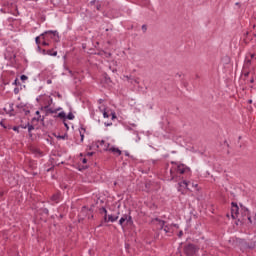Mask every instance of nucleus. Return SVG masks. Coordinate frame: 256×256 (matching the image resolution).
<instances>
[{
  "label": "nucleus",
  "instance_id": "1a4fd4ad",
  "mask_svg": "<svg viewBox=\"0 0 256 256\" xmlns=\"http://www.w3.org/2000/svg\"><path fill=\"white\" fill-rule=\"evenodd\" d=\"M154 223H156V225H158L159 229H163V227H164L165 233H169V226H165V221L159 220L158 218H156L154 220Z\"/></svg>",
  "mask_w": 256,
  "mask_h": 256
},
{
  "label": "nucleus",
  "instance_id": "20e7f679",
  "mask_svg": "<svg viewBox=\"0 0 256 256\" xmlns=\"http://www.w3.org/2000/svg\"><path fill=\"white\" fill-rule=\"evenodd\" d=\"M189 185H191V187L193 189H197V187H198V184L195 183V181L191 182V181L184 180V181L179 183L178 191H181L182 193H184L183 189H188L189 190Z\"/></svg>",
  "mask_w": 256,
  "mask_h": 256
},
{
  "label": "nucleus",
  "instance_id": "473e14b6",
  "mask_svg": "<svg viewBox=\"0 0 256 256\" xmlns=\"http://www.w3.org/2000/svg\"><path fill=\"white\" fill-rule=\"evenodd\" d=\"M249 103H253V101H252V100H249Z\"/></svg>",
  "mask_w": 256,
  "mask_h": 256
},
{
  "label": "nucleus",
  "instance_id": "2f4dec72",
  "mask_svg": "<svg viewBox=\"0 0 256 256\" xmlns=\"http://www.w3.org/2000/svg\"><path fill=\"white\" fill-rule=\"evenodd\" d=\"M135 81V83H139V81H137V80H134Z\"/></svg>",
  "mask_w": 256,
  "mask_h": 256
},
{
  "label": "nucleus",
  "instance_id": "7ed1b4c3",
  "mask_svg": "<svg viewBox=\"0 0 256 256\" xmlns=\"http://www.w3.org/2000/svg\"><path fill=\"white\" fill-rule=\"evenodd\" d=\"M100 215H103L102 223H115L119 219L117 215L107 214V209L103 207L100 209Z\"/></svg>",
  "mask_w": 256,
  "mask_h": 256
},
{
  "label": "nucleus",
  "instance_id": "6e6552de",
  "mask_svg": "<svg viewBox=\"0 0 256 256\" xmlns=\"http://www.w3.org/2000/svg\"><path fill=\"white\" fill-rule=\"evenodd\" d=\"M96 145L101 151H109L111 149V145L109 143H106L104 140L98 141Z\"/></svg>",
  "mask_w": 256,
  "mask_h": 256
},
{
  "label": "nucleus",
  "instance_id": "4be33fe9",
  "mask_svg": "<svg viewBox=\"0 0 256 256\" xmlns=\"http://www.w3.org/2000/svg\"><path fill=\"white\" fill-rule=\"evenodd\" d=\"M20 79H21V81H27L28 77L25 76V75H22V76L20 77Z\"/></svg>",
  "mask_w": 256,
  "mask_h": 256
},
{
  "label": "nucleus",
  "instance_id": "f8f14e48",
  "mask_svg": "<svg viewBox=\"0 0 256 256\" xmlns=\"http://www.w3.org/2000/svg\"><path fill=\"white\" fill-rule=\"evenodd\" d=\"M4 111L6 113H9V115H13V104H6L5 107H4Z\"/></svg>",
  "mask_w": 256,
  "mask_h": 256
},
{
  "label": "nucleus",
  "instance_id": "f704fd0d",
  "mask_svg": "<svg viewBox=\"0 0 256 256\" xmlns=\"http://www.w3.org/2000/svg\"><path fill=\"white\" fill-rule=\"evenodd\" d=\"M251 83H253V79L251 80Z\"/></svg>",
  "mask_w": 256,
  "mask_h": 256
},
{
  "label": "nucleus",
  "instance_id": "4468645a",
  "mask_svg": "<svg viewBox=\"0 0 256 256\" xmlns=\"http://www.w3.org/2000/svg\"><path fill=\"white\" fill-rule=\"evenodd\" d=\"M109 151H110L111 153H113L114 155H117V156L121 155V150H119V148L110 147Z\"/></svg>",
  "mask_w": 256,
  "mask_h": 256
},
{
  "label": "nucleus",
  "instance_id": "c9c22d12",
  "mask_svg": "<svg viewBox=\"0 0 256 256\" xmlns=\"http://www.w3.org/2000/svg\"><path fill=\"white\" fill-rule=\"evenodd\" d=\"M0 195H3L2 193H0Z\"/></svg>",
  "mask_w": 256,
  "mask_h": 256
},
{
  "label": "nucleus",
  "instance_id": "a211bd4d",
  "mask_svg": "<svg viewBox=\"0 0 256 256\" xmlns=\"http://www.w3.org/2000/svg\"><path fill=\"white\" fill-rule=\"evenodd\" d=\"M244 213L247 216V219L250 223H253V221H251V216L249 215V210L248 209H244Z\"/></svg>",
  "mask_w": 256,
  "mask_h": 256
},
{
  "label": "nucleus",
  "instance_id": "dca6fc26",
  "mask_svg": "<svg viewBox=\"0 0 256 256\" xmlns=\"http://www.w3.org/2000/svg\"><path fill=\"white\" fill-rule=\"evenodd\" d=\"M80 137H81V143H83L85 139V128L80 129Z\"/></svg>",
  "mask_w": 256,
  "mask_h": 256
},
{
  "label": "nucleus",
  "instance_id": "0eeeda50",
  "mask_svg": "<svg viewBox=\"0 0 256 256\" xmlns=\"http://www.w3.org/2000/svg\"><path fill=\"white\" fill-rule=\"evenodd\" d=\"M231 216L232 219H239V206L235 202H232Z\"/></svg>",
  "mask_w": 256,
  "mask_h": 256
},
{
  "label": "nucleus",
  "instance_id": "ddd939ff",
  "mask_svg": "<svg viewBox=\"0 0 256 256\" xmlns=\"http://www.w3.org/2000/svg\"><path fill=\"white\" fill-rule=\"evenodd\" d=\"M51 201H53L54 203H59V201H61V194L56 193L51 197Z\"/></svg>",
  "mask_w": 256,
  "mask_h": 256
},
{
  "label": "nucleus",
  "instance_id": "5701e85b",
  "mask_svg": "<svg viewBox=\"0 0 256 256\" xmlns=\"http://www.w3.org/2000/svg\"><path fill=\"white\" fill-rule=\"evenodd\" d=\"M36 115H37V120L39 121V119H41V115L39 111H36Z\"/></svg>",
  "mask_w": 256,
  "mask_h": 256
},
{
  "label": "nucleus",
  "instance_id": "423d86ee",
  "mask_svg": "<svg viewBox=\"0 0 256 256\" xmlns=\"http://www.w3.org/2000/svg\"><path fill=\"white\" fill-rule=\"evenodd\" d=\"M199 251V248L193 244H188L184 247V253L187 256H193Z\"/></svg>",
  "mask_w": 256,
  "mask_h": 256
},
{
  "label": "nucleus",
  "instance_id": "412c9836",
  "mask_svg": "<svg viewBox=\"0 0 256 256\" xmlns=\"http://www.w3.org/2000/svg\"><path fill=\"white\" fill-rule=\"evenodd\" d=\"M58 117H60V119H65V117H66L65 112H60V113L58 114Z\"/></svg>",
  "mask_w": 256,
  "mask_h": 256
},
{
  "label": "nucleus",
  "instance_id": "f03ea898",
  "mask_svg": "<svg viewBox=\"0 0 256 256\" xmlns=\"http://www.w3.org/2000/svg\"><path fill=\"white\" fill-rule=\"evenodd\" d=\"M38 103L40 105L44 106V109L46 110L47 113H57V111H61V108H58L56 110H53V108H50L51 105H53V98L51 96L43 95L39 96L37 98Z\"/></svg>",
  "mask_w": 256,
  "mask_h": 256
},
{
  "label": "nucleus",
  "instance_id": "2eb2a0df",
  "mask_svg": "<svg viewBox=\"0 0 256 256\" xmlns=\"http://www.w3.org/2000/svg\"><path fill=\"white\" fill-rule=\"evenodd\" d=\"M41 39H43V36H41V35L36 37V39H35L36 45H38V51H41V46H39V45H41Z\"/></svg>",
  "mask_w": 256,
  "mask_h": 256
},
{
  "label": "nucleus",
  "instance_id": "aec40b11",
  "mask_svg": "<svg viewBox=\"0 0 256 256\" xmlns=\"http://www.w3.org/2000/svg\"><path fill=\"white\" fill-rule=\"evenodd\" d=\"M67 119H69L70 121H73V119H75V115H73V113H69L67 115Z\"/></svg>",
  "mask_w": 256,
  "mask_h": 256
},
{
  "label": "nucleus",
  "instance_id": "393cba45",
  "mask_svg": "<svg viewBox=\"0 0 256 256\" xmlns=\"http://www.w3.org/2000/svg\"><path fill=\"white\" fill-rule=\"evenodd\" d=\"M142 29H143L144 31H147V26H146V25H143V26H142Z\"/></svg>",
  "mask_w": 256,
  "mask_h": 256
},
{
  "label": "nucleus",
  "instance_id": "39448f33",
  "mask_svg": "<svg viewBox=\"0 0 256 256\" xmlns=\"http://www.w3.org/2000/svg\"><path fill=\"white\" fill-rule=\"evenodd\" d=\"M42 39H46L49 41V39H53V41H59V33L57 31H48L43 34H41Z\"/></svg>",
  "mask_w": 256,
  "mask_h": 256
},
{
  "label": "nucleus",
  "instance_id": "a878e982",
  "mask_svg": "<svg viewBox=\"0 0 256 256\" xmlns=\"http://www.w3.org/2000/svg\"><path fill=\"white\" fill-rule=\"evenodd\" d=\"M82 163H84V164L87 163V159H86V158H83V159H82Z\"/></svg>",
  "mask_w": 256,
  "mask_h": 256
},
{
  "label": "nucleus",
  "instance_id": "cd10ccee",
  "mask_svg": "<svg viewBox=\"0 0 256 256\" xmlns=\"http://www.w3.org/2000/svg\"><path fill=\"white\" fill-rule=\"evenodd\" d=\"M87 155L91 157L93 155V152H89Z\"/></svg>",
  "mask_w": 256,
  "mask_h": 256
},
{
  "label": "nucleus",
  "instance_id": "bb28decb",
  "mask_svg": "<svg viewBox=\"0 0 256 256\" xmlns=\"http://www.w3.org/2000/svg\"><path fill=\"white\" fill-rule=\"evenodd\" d=\"M28 131H33V126H29Z\"/></svg>",
  "mask_w": 256,
  "mask_h": 256
},
{
  "label": "nucleus",
  "instance_id": "b1692460",
  "mask_svg": "<svg viewBox=\"0 0 256 256\" xmlns=\"http://www.w3.org/2000/svg\"><path fill=\"white\" fill-rule=\"evenodd\" d=\"M42 55H47V51L45 49L42 50Z\"/></svg>",
  "mask_w": 256,
  "mask_h": 256
},
{
  "label": "nucleus",
  "instance_id": "9b49d317",
  "mask_svg": "<svg viewBox=\"0 0 256 256\" xmlns=\"http://www.w3.org/2000/svg\"><path fill=\"white\" fill-rule=\"evenodd\" d=\"M103 117L105 119H109V117H112V119H117V117L115 116V113L109 111V110H106L103 112Z\"/></svg>",
  "mask_w": 256,
  "mask_h": 256
},
{
  "label": "nucleus",
  "instance_id": "6ab92c4d",
  "mask_svg": "<svg viewBox=\"0 0 256 256\" xmlns=\"http://www.w3.org/2000/svg\"><path fill=\"white\" fill-rule=\"evenodd\" d=\"M42 45H43L44 47L49 46V40H47V39H42Z\"/></svg>",
  "mask_w": 256,
  "mask_h": 256
},
{
  "label": "nucleus",
  "instance_id": "72a5a7b5",
  "mask_svg": "<svg viewBox=\"0 0 256 256\" xmlns=\"http://www.w3.org/2000/svg\"><path fill=\"white\" fill-rule=\"evenodd\" d=\"M14 131H17V128H14Z\"/></svg>",
  "mask_w": 256,
  "mask_h": 256
},
{
  "label": "nucleus",
  "instance_id": "7c9ffc66",
  "mask_svg": "<svg viewBox=\"0 0 256 256\" xmlns=\"http://www.w3.org/2000/svg\"><path fill=\"white\" fill-rule=\"evenodd\" d=\"M126 79L129 81V76H126Z\"/></svg>",
  "mask_w": 256,
  "mask_h": 256
},
{
  "label": "nucleus",
  "instance_id": "c85d7f7f",
  "mask_svg": "<svg viewBox=\"0 0 256 256\" xmlns=\"http://www.w3.org/2000/svg\"><path fill=\"white\" fill-rule=\"evenodd\" d=\"M183 235V231L179 232V237H181Z\"/></svg>",
  "mask_w": 256,
  "mask_h": 256
},
{
  "label": "nucleus",
  "instance_id": "f3484780",
  "mask_svg": "<svg viewBox=\"0 0 256 256\" xmlns=\"http://www.w3.org/2000/svg\"><path fill=\"white\" fill-rule=\"evenodd\" d=\"M47 55H50L51 57H57V51H54L53 50H47Z\"/></svg>",
  "mask_w": 256,
  "mask_h": 256
},
{
  "label": "nucleus",
  "instance_id": "9d476101",
  "mask_svg": "<svg viewBox=\"0 0 256 256\" xmlns=\"http://www.w3.org/2000/svg\"><path fill=\"white\" fill-rule=\"evenodd\" d=\"M131 221V216L128 215H124L120 220H119V225H121V227H123V225L126 223H130Z\"/></svg>",
  "mask_w": 256,
  "mask_h": 256
},
{
  "label": "nucleus",
  "instance_id": "c756f323",
  "mask_svg": "<svg viewBox=\"0 0 256 256\" xmlns=\"http://www.w3.org/2000/svg\"><path fill=\"white\" fill-rule=\"evenodd\" d=\"M253 57H255V54H251V59H253Z\"/></svg>",
  "mask_w": 256,
  "mask_h": 256
},
{
  "label": "nucleus",
  "instance_id": "f257e3e1",
  "mask_svg": "<svg viewBox=\"0 0 256 256\" xmlns=\"http://www.w3.org/2000/svg\"><path fill=\"white\" fill-rule=\"evenodd\" d=\"M172 168L170 169V174L172 179H175L178 175H190L191 174V169L185 164H177V163H172Z\"/></svg>",
  "mask_w": 256,
  "mask_h": 256
}]
</instances>
